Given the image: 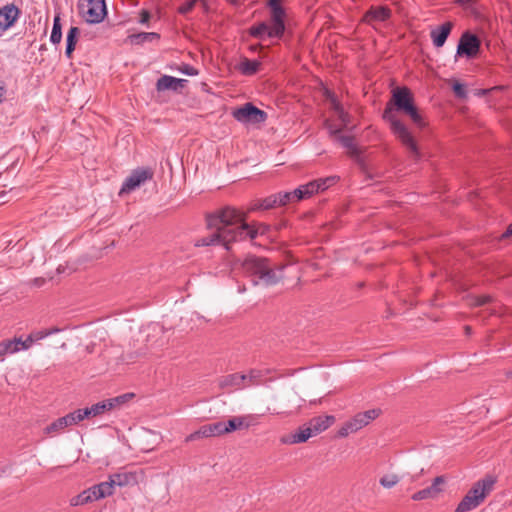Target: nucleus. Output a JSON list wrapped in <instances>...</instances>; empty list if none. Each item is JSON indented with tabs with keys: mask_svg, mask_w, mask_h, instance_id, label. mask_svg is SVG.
Returning a JSON list of instances; mask_svg holds the SVG:
<instances>
[{
	"mask_svg": "<svg viewBox=\"0 0 512 512\" xmlns=\"http://www.w3.org/2000/svg\"><path fill=\"white\" fill-rule=\"evenodd\" d=\"M246 214L233 207H225L213 215L208 216L207 226L214 231L207 237L198 241L197 245H222L227 250L233 242L243 241L247 238L255 239L258 234L265 232V227L245 222Z\"/></svg>",
	"mask_w": 512,
	"mask_h": 512,
	"instance_id": "obj_1",
	"label": "nucleus"
},
{
	"mask_svg": "<svg viewBox=\"0 0 512 512\" xmlns=\"http://www.w3.org/2000/svg\"><path fill=\"white\" fill-rule=\"evenodd\" d=\"M145 473L142 469L134 471L121 470L110 474L106 481L92 485L70 499L71 506H83L114 495L116 487L135 486L142 482Z\"/></svg>",
	"mask_w": 512,
	"mask_h": 512,
	"instance_id": "obj_2",
	"label": "nucleus"
},
{
	"mask_svg": "<svg viewBox=\"0 0 512 512\" xmlns=\"http://www.w3.org/2000/svg\"><path fill=\"white\" fill-rule=\"evenodd\" d=\"M242 272L249 277L253 278V284L257 285L259 282L265 285H274L281 278V270L275 271L270 268L265 258L256 256H247L240 263Z\"/></svg>",
	"mask_w": 512,
	"mask_h": 512,
	"instance_id": "obj_3",
	"label": "nucleus"
},
{
	"mask_svg": "<svg viewBox=\"0 0 512 512\" xmlns=\"http://www.w3.org/2000/svg\"><path fill=\"white\" fill-rule=\"evenodd\" d=\"M496 477L486 475L476 481L455 508V512H470L479 507L494 490Z\"/></svg>",
	"mask_w": 512,
	"mask_h": 512,
	"instance_id": "obj_4",
	"label": "nucleus"
},
{
	"mask_svg": "<svg viewBox=\"0 0 512 512\" xmlns=\"http://www.w3.org/2000/svg\"><path fill=\"white\" fill-rule=\"evenodd\" d=\"M383 117L389 122L393 134L406 147L411 156L414 159H419L420 152L417 143L405 124L396 117L389 107L385 109Z\"/></svg>",
	"mask_w": 512,
	"mask_h": 512,
	"instance_id": "obj_5",
	"label": "nucleus"
},
{
	"mask_svg": "<svg viewBox=\"0 0 512 512\" xmlns=\"http://www.w3.org/2000/svg\"><path fill=\"white\" fill-rule=\"evenodd\" d=\"M285 31L284 17L271 15L269 21L258 23L250 28V35L260 40L268 38L280 39Z\"/></svg>",
	"mask_w": 512,
	"mask_h": 512,
	"instance_id": "obj_6",
	"label": "nucleus"
},
{
	"mask_svg": "<svg viewBox=\"0 0 512 512\" xmlns=\"http://www.w3.org/2000/svg\"><path fill=\"white\" fill-rule=\"evenodd\" d=\"M381 414L380 409H370L364 412L357 413L350 420L346 421L338 430V437L345 438L350 434L356 433L362 428L369 425L372 421L378 418Z\"/></svg>",
	"mask_w": 512,
	"mask_h": 512,
	"instance_id": "obj_7",
	"label": "nucleus"
},
{
	"mask_svg": "<svg viewBox=\"0 0 512 512\" xmlns=\"http://www.w3.org/2000/svg\"><path fill=\"white\" fill-rule=\"evenodd\" d=\"M393 102L397 110L403 111L418 126H424L422 118L413 103V97L408 88H397L393 91Z\"/></svg>",
	"mask_w": 512,
	"mask_h": 512,
	"instance_id": "obj_8",
	"label": "nucleus"
},
{
	"mask_svg": "<svg viewBox=\"0 0 512 512\" xmlns=\"http://www.w3.org/2000/svg\"><path fill=\"white\" fill-rule=\"evenodd\" d=\"M262 373L260 370L252 369L246 374L233 373L224 376L220 381L222 388L244 389L250 386L259 385Z\"/></svg>",
	"mask_w": 512,
	"mask_h": 512,
	"instance_id": "obj_9",
	"label": "nucleus"
},
{
	"mask_svg": "<svg viewBox=\"0 0 512 512\" xmlns=\"http://www.w3.org/2000/svg\"><path fill=\"white\" fill-rule=\"evenodd\" d=\"M80 14L87 23L96 24L106 16L105 0H86L78 4Z\"/></svg>",
	"mask_w": 512,
	"mask_h": 512,
	"instance_id": "obj_10",
	"label": "nucleus"
},
{
	"mask_svg": "<svg viewBox=\"0 0 512 512\" xmlns=\"http://www.w3.org/2000/svg\"><path fill=\"white\" fill-rule=\"evenodd\" d=\"M232 115L238 122L244 124L263 123L267 119L266 112L257 108L252 103H246L233 110Z\"/></svg>",
	"mask_w": 512,
	"mask_h": 512,
	"instance_id": "obj_11",
	"label": "nucleus"
},
{
	"mask_svg": "<svg viewBox=\"0 0 512 512\" xmlns=\"http://www.w3.org/2000/svg\"><path fill=\"white\" fill-rule=\"evenodd\" d=\"M153 178V171L150 168H138L125 179L119 191V195L129 194L139 188L146 181Z\"/></svg>",
	"mask_w": 512,
	"mask_h": 512,
	"instance_id": "obj_12",
	"label": "nucleus"
},
{
	"mask_svg": "<svg viewBox=\"0 0 512 512\" xmlns=\"http://www.w3.org/2000/svg\"><path fill=\"white\" fill-rule=\"evenodd\" d=\"M446 484H447L446 476H444V475L437 476L432 480V483L430 486L415 492L411 496V499L414 501L436 500L445 491Z\"/></svg>",
	"mask_w": 512,
	"mask_h": 512,
	"instance_id": "obj_13",
	"label": "nucleus"
},
{
	"mask_svg": "<svg viewBox=\"0 0 512 512\" xmlns=\"http://www.w3.org/2000/svg\"><path fill=\"white\" fill-rule=\"evenodd\" d=\"M255 424V417L253 415L235 416L230 418L227 422L219 421L220 436L234 432L236 430L248 429Z\"/></svg>",
	"mask_w": 512,
	"mask_h": 512,
	"instance_id": "obj_14",
	"label": "nucleus"
},
{
	"mask_svg": "<svg viewBox=\"0 0 512 512\" xmlns=\"http://www.w3.org/2000/svg\"><path fill=\"white\" fill-rule=\"evenodd\" d=\"M479 49L480 40L476 35L469 32L462 34L457 47L458 55H465L468 58H472L478 54Z\"/></svg>",
	"mask_w": 512,
	"mask_h": 512,
	"instance_id": "obj_15",
	"label": "nucleus"
},
{
	"mask_svg": "<svg viewBox=\"0 0 512 512\" xmlns=\"http://www.w3.org/2000/svg\"><path fill=\"white\" fill-rule=\"evenodd\" d=\"M337 176H328L317 180L310 181L304 185H301L304 195L306 198L311 197L313 194L325 191L329 187L333 186L338 181Z\"/></svg>",
	"mask_w": 512,
	"mask_h": 512,
	"instance_id": "obj_16",
	"label": "nucleus"
},
{
	"mask_svg": "<svg viewBox=\"0 0 512 512\" xmlns=\"http://www.w3.org/2000/svg\"><path fill=\"white\" fill-rule=\"evenodd\" d=\"M20 10L14 4H7L0 8V30L7 31L18 20Z\"/></svg>",
	"mask_w": 512,
	"mask_h": 512,
	"instance_id": "obj_17",
	"label": "nucleus"
},
{
	"mask_svg": "<svg viewBox=\"0 0 512 512\" xmlns=\"http://www.w3.org/2000/svg\"><path fill=\"white\" fill-rule=\"evenodd\" d=\"M332 105H333V109L335 112V116L340 123L336 125V124H332L331 122L327 121L326 127L329 130L330 134L334 135V134L339 133L342 129H344L348 126L349 116L336 100L332 101Z\"/></svg>",
	"mask_w": 512,
	"mask_h": 512,
	"instance_id": "obj_18",
	"label": "nucleus"
},
{
	"mask_svg": "<svg viewBox=\"0 0 512 512\" xmlns=\"http://www.w3.org/2000/svg\"><path fill=\"white\" fill-rule=\"evenodd\" d=\"M219 428H220V426L218 425V422L203 425L198 430L189 434L185 438V442H192V441H196V440H199L202 438L220 436Z\"/></svg>",
	"mask_w": 512,
	"mask_h": 512,
	"instance_id": "obj_19",
	"label": "nucleus"
},
{
	"mask_svg": "<svg viewBox=\"0 0 512 512\" xmlns=\"http://www.w3.org/2000/svg\"><path fill=\"white\" fill-rule=\"evenodd\" d=\"M391 17V10L386 6L371 7L364 15V22L373 24L374 22H384Z\"/></svg>",
	"mask_w": 512,
	"mask_h": 512,
	"instance_id": "obj_20",
	"label": "nucleus"
},
{
	"mask_svg": "<svg viewBox=\"0 0 512 512\" xmlns=\"http://www.w3.org/2000/svg\"><path fill=\"white\" fill-rule=\"evenodd\" d=\"M335 422V417L332 415L317 416L312 418L308 426L313 436H316L327 430Z\"/></svg>",
	"mask_w": 512,
	"mask_h": 512,
	"instance_id": "obj_21",
	"label": "nucleus"
},
{
	"mask_svg": "<svg viewBox=\"0 0 512 512\" xmlns=\"http://www.w3.org/2000/svg\"><path fill=\"white\" fill-rule=\"evenodd\" d=\"M451 29H452V23L446 22V23L442 24L440 27H438L437 29H434L431 31V39H432V42L435 47L439 48L445 44V42L451 32Z\"/></svg>",
	"mask_w": 512,
	"mask_h": 512,
	"instance_id": "obj_22",
	"label": "nucleus"
},
{
	"mask_svg": "<svg viewBox=\"0 0 512 512\" xmlns=\"http://www.w3.org/2000/svg\"><path fill=\"white\" fill-rule=\"evenodd\" d=\"M311 437H313V434L311 433L309 426L304 425V426L299 427L287 439H283L282 441L284 443H288V444H299V443H305Z\"/></svg>",
	"mask_w": 512,
	"mask_h": 512,
	"instance_id": "obj_23",
	"label": "nucleus"
},
{
	"mask_svg": "<svg viewBox=\"0 0 512 512\" xmlns=\"http://www.w3.org/2000/svg\"><path fill=\"white\" fill-rule=\"evenodd\" d=\"M186 82L185 79H178L172 76L164 75L157 81V89L159 91L163 90H178L183 87V84Z\"/></svg>",
	"mask_w": 512,
	"mask_h": 512,
	"instance_id": "obj_24",
	"label": "nucleus"
},
{
	"mask_svg": "<svg viewBox=\"0 0 512 512\" xmlns=\"http://www.w3.org/2000/svg\"><path fill=\"white\" fill-rule=\"evenodd\" d=\"M69 426H72L71 421L69 420L68 415H65L49 424L44 429V433L49 436H55L59 433H62L65 430V428Z\"/></svg>",
	"mask_w": 512,
	"mask_h": 512,
	"instance_id": "obj_25",
	"label": "nucleus"
},
{
	"mask_svg": "<svg viewBox=\"0 0 512 512\" xmlns=\"http://www.w3.org/2000/svg\"><path fill=\"white\" fill-rule=\"evenodd\" d=\"M80 30L78 27H71L66 37V50L65 55L71 58L73 51L75 50Z\"/></svg>",
	"mask_w": 512,
	"mask_h": 512,
	"instance_id": "obj_26",
	"label": "nucleus"
},
{
	"mask_svg": "<svg viewBox=\"0 0 512 512\" xmlns=\"http://www.w3.org/2000/svg\"><path fill=\"white\" fill-rule=\"evenodd\" d=\"M134 397L133 393H125L113 398L105 399L109 411L119 409Z\"/></svg>",
	"mask_w": 512,
	"mask_h": 512,
	"instance_id": "obj_27",
	"label": "nucleus"
},
{
	"mask_svg": "<svg viewBox=\"0 0 512 512\" xmlns=\"http://www.w3.org/2000/svg\"><path fill=\"white\" fill-rule=\"evenodd\" d=\"M275 207H279L278 200L276 194L270 195L264 199L259 200L255 204H253L250 208L251 211L263 209L268 210Z\"/></svg>",
	"mask_w": 512,
	"mask_h": 512,
	"instance_id": "obj_28",
	"label": "nucleus"
},
{
	"mask_svg": "<svg viewBox=\"0 0 512 512\" xmlns=\"http://www.w3.org/2000/svg\"><path fill=\"white\" fill-rule=\"evenodd\" d=\"M20 344V338H14V339H8L3 340L0 342V347L2 349V352L4 356L8 354H14L20 351L19 345Z\"/></svg>",
	"mask_w": 512,
	"mask_h": 512,
	"instance_id": "obj_29",
	"label": "nucleus"
},
{
	"mask_svg": "<svg viewBox=\"0 0 512 512\" xmlns=\"http://www.w3.org/2000/svg\"><path fill=\"white\" fill-rule=\"evenodd\" d=\"M260 63L256 60L244 59L239 64V70L244 75H253L257 72Z\"/></svg>",
	"mask_w": 512,
	"mask_h": 512,
	"instance_id": "obj_30",
	"label": "nucleus"
},
{
	"mask_svg": "<svg viewBox=\"0 0 512 512\" xmlns=\"http://www.w3.org/2000/svg\"><path fill=\"white\" fill-rule=\"evenodd\" d=\"M62 39V27L60 23L59 15L55 16L53 21V27L50 35V41L53 44H59Z\"/></svg>",
	"mask_w": 512,
	"mask_h": 512,
	"instance_id": "obj_31",
	"label": "nucleus"
},
{
	"mask_svg": "<svg viewBox=\"0 0 512 512\" xmlns=\"http://www.w3.org/2000/svg\"><path fill=\"white\" fill-rule=\"evenodd\" d=\"M90 413L91 411H89L87 407L84 409L75 410L67 415L69 417V420L71 421V425H76L79 422L83 421L84 419L90 418Z\"/></svg>",
	"mask_w": 512,
	"mask_h": 512,
	"instance_id": "obj_32",
	"label": "nucleus"
},
{
	"mask_svg": "<svg viewBox=\"0 0 512 512\" xmlns=\"http://www.w3.org/2000/svg\"><path fill=\"white\" fill-rule=\"evenodd\" d=\"M400 481V477L397 474L391 473L382 476L379 480V483L382 487L386 489H391L396 486Z\"/></svg>",
	"mask_w": 512,
	"mask_h": 512,
	"instance_id": "obj_33",
	"label": "nucleus"
},
{
	"mask_svg": "<svg viewBox=\"0 0 512 512\" xmlns=\"http://www.w3.org/2000/svg\"><path fill=\"white\" fill-rule=\"evenodd\" d=\"M158 34L154 32H143L136 35H132L130 37L131 42L133 43H142L146 41H152L154 39H158Z\"/></svg>",
	"mask_w": 512,
	"mask_h": 512,
	"instance_id": "obj_34",
	"label": "nucleus"
},
{
	"mask_svg": "<svg viewBox=\"0 0 512 512\" xmlns=\"http://www.w3.org/2000/svg\"><path fill=\"white\" fill-rule=\"evenodd\" d=\"M90 413V417H96L98 415H101L107 411H109L107 403L105 400L98 402L96 404H93L91 407H88Z\"/></svg>",
	"mask_w": 512,
	"mask_h": 512,
	"instance_id": "obj_35",
	"label": "nucleus"
},
{
	"mask_svg": "<svg viewBox=\"0 0 512 512\" xmlns=\"http://www.w3.org/2000/svg\"><path fill=\"white\" fill-rule=\"evenodd\" d=\"M337 140L341 143V145L348 149L351 154H355L357 152V148L354 144V139L351 136H338Z\"/></svg>",
	"mask_w": 512,
	"mask_h": 512,
	"instance_id": "obj_36",
	"label": "nucleus"
},
{
	"mask_svg": "<svg viewBox=\"0 0 512 512\" xmlns=\"http://www.w3.org/2000/svg\"><path fill=\"white\" fill-rule=\"evenodd\" d=\"M268 5L271 9V15L285 17L284 9L281 7L278 0H268Z\"/></svg>",
	"mask_w": 512,
	"mask_h": 512,
	"instance_id": "obj_37",
	"label": "nucleus"
},
{
	"mask_svg": "<svg viewBox=\"0 0 512 512\" xmlns=\"http://www.w3.org/2000/svg\"><path fill=\"white\" fill-rule=\"evenodd\" d=\"M279 206H284L290 203H294L292 197V191L290 192H279L276 193Z\"/></svg>",
	"mask_w": 512,
	"mask_h": 512,
	"instance_id": "obj_38",
	"label": "nucleus"
},
{
	"mask_svg": "<svg viewBox=\"0 0 512 512\" xmlns=\"http://www.w3.org/2000/svg\"><path fill=\"white\" fill-rule=\"evenodd\" d=\"M205 0H188L178 8L180 14L189 13L196 5L197 2H204Z\"/></svg>",
	"mask_w": 512,
	"mask_h": 512,
	"instance_id": "obj_39",
	"label": "nucleus"
},
{
	"mask_svg": "<svg viewBox=\"0 0 512 512\" xmlns=\"http://www.w3.org/2000/svg\"><path fill=\"white\" fill-rule=\"evenodd\" d=\"M179 71L185 75H188V76H196L198 75V70L196 68H194L193 66L189 65V64H182L180 67H179Z\"/></svg>",
	"mask_w": 512,
	"mask_h": 512,
	"instance_id": "obj_40",
	"label": "nucleus"
},
{
	"mask_svg": "<svg viewBox=\"0 0 512 512\" xmlns=\"http://www.w3.org/2000/svg\"><path fill=\"white\" fill-rule=\"evenodd\" d=\"M34 342L35 341L30 334L28 335V337L25 340H22V338H20V344H18L20 351L28 350Z\"/></svg>",
	"mask_w": 512,
	"mask_h": 512,
	"instance_id": "obj_41",
	"label": "nucleus"
},
{
	"mask_svg": "<svg viewBox=\"0 0 512 512\" xmlns=\"http://www.w3.org/2000/svg\"><path fill=\"white\" fill-rule=\"evenodd\" d=\"M490 301V296H479L472 299L471 305L481 306Z\"/></svg>",
	"mask_w": 512,
	"mask_h": 512,
	"instance_id": "obj_42",
	"label": "nucleus"
},
{
	"mask_svg": "<svg viewBox=\"0 0 512 512\" xmlns=\"http://www.w3.org/2000/svg\"><path fill=\"white\" fill-rule=\"evenodd\" d=\"M292 197H293L294 202H298L300 200L306 199L301 186L292 191Z\"/></svg>",
	"mask_w": 512,
	"mask_h": 512,
	"instance_id": "obj_43",
	"label": "nucleus"
},
{
	"mask_svg": "<svg viewBox=\"0 0 512 512\" xmlns=\"http://www.w3.org/2000/svg\"><path fill=\"white\" fill-rule=\"evenodd\" d=\"M453 91L454 93L460 97V98H464L466 96V91H465V88L462 84L460 83H455L453 85Z\"/></svg>",
	"mask_w": 512,
	"mask_h": 512,
	"instance_id": "obj_44",
	"label": "nucleus"
},
{
	"mask_svg": "<svg viewBox=\"0 0 512 512\" xmlns=\"http://www.w3.org/2000/svg\"><path fill=\"white\" fill-rule=\"evenodd\" d=\"M30 335L32 336L35 342L48 337V333H46V330L33 331L30 333Z\"/></svg>",
	"mask_w": 512,
	"mask_h": 512,
	"instance_id": "obj_45",
	"label": "nucleus"
},
{
	"mask_svg": "<svg viewBox=\"0 0 512 512\" xmlns=\"http://www.w3.org/2000/svg\"><path fill=\"white\" fill-rule=\"evenodd\" d=\"M6 94V86L3 82H0V103L4 100Z\"/></svg>",
	"mask_w": 512,
	"mask_h": 512,
	"instance_id": "obj_46",
	"label": "nucleus"
},
{
	"mask_svg": "<svg viewBox=\"0 0 512 512\" xmlns=\"http://www.w3.org/2000/svg\"><path fill=\"white\" fill-rule=\"evenodd\" d=\"M45 330H46V333H48V336L56 334L61 331V329H59L57 327H53V328L45 329Z\"/></svg>",
	"mask_w": 512,
	"mask_h": 512,
	"instance_id": "obj_47",
	"label": "nucleus"
},
{
	"mask_svg": "<svg viewBox=\"0 0 512 512\" xmlns=\"http://www.w3.org/2000/svg\"><path fill=\"white\" fill-rule=\"evenodd\" d=\"M512 235V223L508 226L506 232L502 235V237H508Z\"/></svg>",
	"mask_w": 512,
	"mask_h": 512,
	"instance_id": "obj_48",
	"label": "nucleus"
},
{
	"mask_svg": "<svg viewBox=\"0 0 512 512\" xmlns=\"http://www.w3.org/2000/svg\"><path fill=\"white\" fill-rule=\"evenodd\" d=\"M148 19H149V14H148V12H146V11L142 12L141 22H142V23H145V22H147V21H148Z\"/></svg>",
	"mask_w": 512,
	"mask_h": 512,
	"instance_id": "obj_49",
	"label": "nucleus"
},
{
	"mask_svg": "<svg viewBox=\"0 0 512 512\" xmlns=\"http://www.w3.org/2000/svg\"><path fill=\"white\" fill-rule=\"evenodd\" d=\"M456 1H457L458 3H462V4H464V3H468V2H469V0H456Z\"/></svg>",
	"mask_w": 512,
	"mask_h": 512,
	"instance_id": "obj_50",
	"label": "nucleus"
},
{
	"mask_svg": "<svg viewBox=\"0 0 512 512\" xmlns=\"http://www.w3.org/2000/svg\"><path fill=\"white\" fill-rule=\"evenodd\" d=\"M231 1L235 3V2H237L238 0H231Z\"/></svg>",
	"mask_w": 512,
	"mask_h": 512,
	"instance_id": "obj_51",
	"label": "nucleus"
}]
</instances>
